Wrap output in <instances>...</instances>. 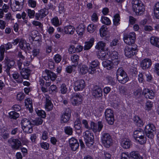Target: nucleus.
I'll return each instance as SVG.
<instances>
[{"label": "nucleus", "instance_id": "nucleus-1", "mask_svg": "<svg viewBox=\"0 0 159 159\" xmlns=\"http://www.w3.org/2000/svg\"><path fill=\"white\" fill-rule=\"evenodd\" d=\"M146 135L145 133L141 128H139L134 132V138L141 144H144L146 143Z\"/></svg>", "mask_w": 159, "mask_h": 159}, {"label": "nucleus", "instance_id": "nucleus-2", "mask_svg": "<svg viewBox=\"0 0 159 159\" xmlns=\"http://www.w3.org/2000/svg\"><path fill=\"white\" fill-rule=\"evenodd\" d=\"M132 4L133 11L136 15H141L144 13L145 9L143 3L141 1L133 0Z\"/></svg>", "mask_w": 159, "mask_h": 159}, {"label": "nucleus", "instance_id": "nucleus-3", "mask_svg": "<svg viewBox=\"0 0 159 159\" xmlns=\"http://www.w3.org/2000/svg\"><path fill=\"white\" fill-rule=\"evenodd\" d=\"M116 79L120 83L124 84L129 80V78L122 67L119 68L116 72Z\"/></svg>", "mask_w": 159, "mask_h": 159}, {"label": "nucleus", "instance_id": "nucleus-4", "mask_svg": "<svg viewBox=\"0 0 159 159\" xmlns=\"http://www.w3.org/2000/svg\"><path fill=\"white\" fill-rule=\"evenodd\" d=\"M123 40L125 43L129 45H132L135 42L136 34L134 32H130L129 34L124 33L123 34Z\"/></svg>", "mask_w": 159, "mask_h": 159}, {"label": "nucleus", "instance_id": "nucleus-5", "mask_svg": "<svg viewBox=\"0 0 159 159\" xmlns=\"http://www.w3.org/2000/svg\"><path fill=\"white\" fill-rule=\"evenodd\" d=\"M85 144L88 147H90L94 142L93 134L89 130H87L83 133Z\"/></svg>", "mask_w": 159, "mask_h": 159}, {"label": "nucleus", "instance_id": "nucleus-6", "mask_svg": "<svg viewBox=\"0 0 159 159\" xmlns=\"http://www.w3.org/2000/svg\"><path fill=\"white\" fill-rule=\"evenodd\" d=\"M101 139L102 144L104 147L108 148L113 143V139L110 134L107 133L102 134Z\"/></svg>", "mask_w": 159, "mask_h": 159}, {"label": "nucleus", "instance_id": "nucleus-7", "mask_svg": "<svg viewBox=\"0 0 159 159\" xmlns=\"http://www.w3.org/2000/svg\"><path fill=\"white\" fill-rule=\"evenodd\" d=\"M125 56L128 58H131L135 55L137 52V47L134 45H129L124 49Z\"/></svg>", "mask_w": 159, "mask_h": 159}, {"label": "nucleus", "instance_id": "nucleus-8", "mask_svg": "<svg viewBox=\"0 0 159 159\" xmlns=\"http://www.w3.org/2000/svg\"><path fill=\"white\" fill-rule=\"evenodd\" d=\"M9 145L13 149H18L21 146V143L20 141L17 139L11 138L7 141Z\"/></svg>", "mask_w": 159, "mask_h": 159}, {"label": "nucleus", "instance_id": "nucleus-9", "mask_svg": "<svg viewBox=\"0 0 159 159\" xmlns=\"http://www.w3.org/2000/svg\"><path fill=\"white\" fill-rule=\"evenodd\" d=\"M106 119L110 125H112L114 122L113 111L110 109H107L105 112Z\"/></svg>", "mask_w": 159, "mask_h": 159}, {"label": "nucleus", "instance_id": "nucleus-10", "mask_svg": "<svg viewBox=\"0 0 159 159\" xmlns=\"http://www.w3.org/2000/svg\"><path fill=\"white\" fill-rule=\"evenodd\" d=\"M155 130L156 128L153 124H149L145 126L144 130L147 136L151 139L153 137V132Z\"/></svg>", "mask_w": 159, "mask_h": 159}, {"label": "nucleus", "instance_id": "nucleus-11", "mask_svg": "<svg viewBox=\"0 0 159 159\" xmlns=\"http://www.w3.org/2000/svg\"><path fill=\"white\" fill-rule=\"evenodd\" d=\"M74 86L75 91H82L85 86V83L84 80H79L75 82Z\"/></svg>", "mask_w": 159, "mask_h": 159}, {"label": "nucleus", "instance_id": "nucleus-12", "mask_svg": "<svg viewBox=\"0 0 159 159\" xmlns=\"http://www.w3.org/2000/svg\"><path fill=\"white\" fill-rule=\"evenodd\" d=\"M119 63L118 60H115L114 61L110 60L103 61L102 65L104 67L108 70H111L113 69L115 66L117 65Z\"/></svg>", "mask_w": 159, "mask_h": 159}, {"label": "nucleus", "instance_id": "nucleus-13", "mask_svg": "<svg viewBox=\"0 0 159 159\" xmlns=\"http://www.w3.org/2000/svg\"><path fill=\"white\" fill-rule=\"evenodd\" d=\"M24 0H15L13 3L11 5L12 11H19L22 8Z\"/></svg>", "mask_w": 159, "mask_h": 159}, {"label": "nucleus", "instance_id": "nucleus-14", "mask_svg": "<svg viewBox=\"0 0 159 159\" xmlns=\"http://www.w3.org/2000/svg\"><path fill=\"white\" fill-rule=\"evenodd\" d=\"M82 98L80 94L74 93L71 98V102L74 106L78 105L81 104L82 102Z\"/></svg>", "mask_w": 159, "mask_h": 159}, {"label": "nucleus", "instance_id": "nucleus-15", "mask_svg": "<svg viewBox=\"0 0 159 159\" xmlns=\"http://www.w3.org/2000/svg\"><path fill=\"white\" fill-rule=\"evenodd\" d=\"M12 46V43L10 42H8L7 44L4 45H2L0 47V61H2L4 58V52L5 49L6 50H8L11 48Z\"/></svg>", "mask_w": 159, "mask_h": 159}, {"label": "nucleus", "instance_id": "nucleus-16", "mask_svg": "<svg viewBox=\"0 0 159 159\" xmlns=\"http://www.w3.org/2000/svg\"><path fill=\"white\" fill-rule=\"evenodd\" d=\"M69 146L73 151H76L79 147V143L77 140L74 137L70 139L69 140Z\"/></svg>", "mask_w": 159, "mask_h": 159}, {"label": "nucleus", "instance_id": "nucleus-17", "mask_svg": "<svg viewBox=\"0 0 159 159\" xmlns=\"http://www.w3.org/2000/svg\"><path fill=\"white\" fill-rule=\"evenodd\" d=\"M5 60L6 61L5 63L7 64L4 67V68L5 69V71L7 73V75L10 76V70L12 68V66L15 64V61H10V59L6 57L5 58Z\"/></svg>", "mask_w": 159, "mask_h": 159}, {"label": "nucleus", "instance_id": "nucleus-18", "mask_svg": "<svg viewBox=\"0 0 159 159\" xmlns=\"http://www.w3.org/2000/svg\"><path fill=\"white\" fill-rule=\"evenodd\" d=\"M45 97L46 100L44 105L45 109L47 111H51L53 107V105L51 101V98L48 95H46Z\"/></svg>", "mask_w": 159, "mask_h": 159}, {"label": "nucleus", "instance_id": "nucleus-19", "mask_svg": "<svg viewBox=\"0 0 159 159\" xmlns=\"http://www.w3.org/2000/svg\"><path fill=\"white\" fill-rule=\"evenodd\" d=\"M71 113V110L69 108L66 109L65 112L63 113L61 116V120L64 123L67 122L70 119Z\"/></svg>", "mask_w": 159, "mask_h": 159}, {"label": "nucleus", "instance_id": "nucleus-20", "mask_svg": "<svg viewBox=\"0 0 159 159\" xmlns=\"http://www.w3.org/2000/svg\"><path fill=\"white\" fill-rule=\"evenodd\" d=\"M92 95L95 98H99L102 96V89L98 86H95L93 90Z\"/></svg>", "mask_w": 159, "mask_h": 159}, {"label": "nucleus", "instance_id": "nucleus-21", "mask_svg": "<svg viewBox=\"0 0 159 159\" xmlns=\"http://www.w3.org/2000/svg\"><path fill=\"white\" fill-rule=\"evenodd\" d=\"M45 72L47 75V77L46 76H43V78L44 79L47 80V79H50L52 81L55 80L57 77V76L55 73L48 70H45Z\"/></svg>", "mask_w": 159, "mask_h": 159}, {"label": "nucleus", "instance_id": "nucleus-22", "mask_svg": "<svg viewBox=\"0 0 159 159\" xmlns=\"http://www.w3.org/2000/svg\"><path fill=\"white\" fill-rule=\"evenodd\" d=\"M152 64L151 60L148 58L143 60L141 63V66L143 69H146L149 68Z\"/></svg>", "mask_w": 159, "mask_h": 159}, {"label": "nucleus", "instance_id": "nucleus-23", "mask_svg": "<svg viewBox=\"0 0 159 159\" xmlns=\"http://www.w3.org/2000/svg\"><path fill=\"white\" fill-rule=\"evenodd\" d=\"M143 94L145 98L150 99H153L155 96V93L153 91L150 90L148 89H145L143 90Z\"/></svg>", "mask_w": 159, "mask_h": 159}, {"label": "nucleus", "instance_id": "nucleus-24", "mask_svg": "<svg viewBox=\"0 0 159 159\" xmlns=\"http://www.w3.org/2000/svg\"><path fill=\"white\" fill-rule=\"evenodd\" d=\"M21 70L20 74L23 78L28 79L31 73V70L30 69L22 67Z\"/></svg>", "mask_w": 159, "mask_h": 159}, {"label": "nucleus", "instance_id": "nucleus-25", "mask_svg": "<svg viewBox=\"0 0 159 159\" xmlns=\"http://www.w3.org/2000/svg\"><path fill=\"white\" fill-rule=\"evenodd\" d=\"M99 63L97 60L93 61L89 66V73L93 74L96 71L95 68L99 65Z\"/></svg>", "mask_w": 159, "mask_h": 159}, {"label": "nucleus", "instance_id": "nucleus-26", "mask_svg": "<svg viewBox=\"0 0 159 159\" xmlns=\"http://www.w3.org/2000/svg\"><path fill=\"white\" fill-rule=\"evenodd\" d=\"M94 41V39L93 38H91L90 40L84 43V49L87 50L89 49L93 46Z\"/></svg>", "mask_w": 159, "mask_h": 159}, {"label": "nucleus", "instance_id": "nucleus-27", "mask_svg": "<svg viewBox=\"0 0 159 159\" xmlns=\"http://www.w3.org/2000/svg\"><path fill=\"white\" fill-rule=\"evenodd\" d=\"M71 59L72 62L74 63V65H72V66L73 67L76 68L78 64L79 60V56L78 55L74 54L71 56Z\"/></svg>", "mask_w": 159, "mask_h": 159}, {"label": "nucleus", "instance_id": "nucleus-28", "mask_svg": "<svg viewBox=\"0 0 159 159\" xmlns=\"http://www.w3.org/2000/svg\"><path fill=\"white\" fill-rule=\"evenodd\" d=\"M150 42L153 46L159 48V38L152 36L150 39Z\"/></svg>", "mask_w": 159, "mask_h": 159}, {"label": "nucleus", "instance_id": "nucleus-29", "mask_svg": "<svg viewBox=\"0 0 159 159\" xmlns=\"http://www.w3.org/2000/svg\"><path fill=\"white\" fill-rule=\"evenodd\" d=\"M75 30L74 27L71 25L66 26L64 28V32L66 34H73Z\"/></svg>", "mask_w": 159, "mask_h": 159}, {"label": "nucleus", "instance_id": "nucleus-30", "mask_svg": "<svg viewBox=\"0 0 159 159\" xmlns=\"http://www.w3.org/2000/svg\"><path fill=\"white\" fill-rule=\"evenodd\" d=\"M133 120L135 124L138 126L141 127L143 125L142 120L138 116H135L134 117Z\"/></svg>", "mask_w": 159, "mask_h": 159}, {"label": "nucleus", "instance_id": "nucleus-31", "mask_svg": "<svg viewBox=\"0 0 159 159\" xmlns=\"http://www.w3.org/2000/svg\"><path fill=\"white\" fill-rule=\"evenodd\" d=\"M121 145L124 148L127 149L130 147V142L125 139H122L121 140Z\"/></svg>", "mask_w": 159, "mask_h": 159}, {"label": "nucleus", "instance_id": "nucleus-32", "mask_svg": "<svg viewBox=\"0 0 159 159\" xmlns=\"http://www.w3.org/2000/svg\"><path fill=\"white\" fill-rule=\"evenodd\" d=\"M80 72L82 75L85 74L88 72L89 73V68L88 69L87 66L81 65L80 67Z\"/></svg>", "mask_w": 159, "mask_h": 159}, {"label": "nucleus", "instance_id": "nucleus-33", "mask_svg": "<svg viewBox=\"0 0 159 159\" xmlns=\"http://www.w3.org/2000/svg\"><path fill=\"white\" fill-rule=\"evenodd\" d=\"M106 45V43L102 41H99L95 46V48L101 51H103L104 50Z\"/></svg>", "mask_w": 159, "mask_h": 159}, {"label": "nucleus", "instance_id": "nucleus-34", "mask_svg": "<svg viewBox=\"0 0 159 159\" xmlns=\"http://www.w3.org/2000/svg\"><path fill=\"white\" fill-rule=\"evenodd\" d=\"M99 54L100 57L102 60L108 59L110 57L109 54H108V52H105L104 50L101 51Z\"/></svg>", "mask_w": 159, "mask_h": 159}, {"label": "nucleus", "instance_id": "nucleus-35", "mask_svg": "<svg viewBox=\"0 0 159 159\" xmlns=\"http://www.w3.org/2000/svg\"><path fill=\"white\" fill-rule=\"evenodd\" d=\"M13 77L18 83H21L23 82V78L18 73L15 72L13 74Z\"/></svg>", "mask_w": 159, "mask_h": 159}, {"label": "nucleus", "instance_id": "nucleus-36", "mask_svg": "<svg viewBox=\"0 0 159 159\" xmlns=\"http://www.w3.org/2000/svg\"><path fill=\"white\" fill-rule=\"evenodd\" d=\"M107 30V28L106 26L103 25L101 27L100 29V33L101 37H103L107 34L108 32Z\"/></svg>", "mask_w": 159, "mask_h": 159}, {"label": "nucleus", "instance_id": "nucleus-37", "mask_svg": "<svg viewBox=\"0 0 159 159\" xmlns=\"http://www.w3.org/2000/svg\"><path fill=\"white\" fill-rule=\"evenodd\" d=\"M131 157L135 159H143V157L140 156L138 152L137 151H133L130 153Z\"/></svg>", "mask_w": 159, "mask_h": 159}, {"label": "nucleus", "instance_id": "nucleus-38", "mask_svg": "<svg viewBox=\"0 0 159 159\" xmlns=\"http://www.w3.org/2000/svg\"><path fill=\"white\" fill-rule=\"evenodd\" d=\"M25 105L27 108H28L31 111L33 107L32 100L30 98H27L25 100Z\"/></svg>", "mask_w": 159, "mask_h": 159}, {"label": "nucleus", "instance_id": "nucleus-39", "mask_svg": "<svg viewBox=\"0 0 159 159\" xmlns=\"http://www.w3.org/2000/svg\"><path fill=\"white\" fill-rule=\"evenodd\" d=\"M110 57L111 59L113 61L115 60H118V54L117 52L116 51H113L111 52V53L109 52Z\"/></svg>", "mask_w": 159, "mask_h": 159}, {"label": "nucleus", "instance_id": "nucleus-40", "mask_svg": "<svg viewBox=\"0 0 159 159\" xmlns=\"http://www.w3.org/2000/svg\"><path fill=\"white\" fill-rule=\"evenodd\" d=\"M80 119L79 116H77L76 120L74 122V127L76 130H79L81 128Z\"/></svg>", "mask_w": 159, "mask_h": 159}, {"label": "nucleus", "instance_id": "nucleus-41", "mask_svg": "<svg viewBox=\"0 0 159 159\" xmlns=\"http://www.w3.org/2000/svg\"><path fill=\"white\" fill-rule=\"evenodd\" d=\"M84 27L83 25H80L77 27L76 31L77 34L80 35H82L84 32Z\"/></svg>", "mask_w": 159, "mask_h": 159}, {"label": "nucleus", "instance_id": "nucleus-42", "mask_svg": "<svg viewBox=\"0 0 159 159\" xmlns=\"http://www.w3.org/2000/svg\"><path fill=\"white\" fill-rule=\"evenodd\" d=\"M22 129L24 132L27 133H31L33 131L32 125L22 127Z\"/></svg>", "mask_w": 159, "mask_h": 159}, {"label": "nucleus", "instance_id": "nucleus-43", "mask_svg": "<svg viewBox=\"0 0 159 159\" xmlns=\"http://www.w3.org/2000/svg\"><path fill=\"white\" fill-rule=\"evenodd\" d=\"M33 124L34 125L38 126L41 125L43 122V120L39 117L36 118L32 120Z\"/></svg>", "mask_w": 159, "mask_h": 159}, {"label": "nucleus", "instance_id": "nucleus-44", "mask_svg": "<svg viewBox=\"0 0 159 159\" xmlns=\"http://www.w3.org/2000/svg\"><path fill=\"white\" fill-rule=\"evenodd\" d=\"M39 82L40 85L41 86V90L44 93L48 92V89L47 88H46L45 87H43V86L44 84V80L40 78L39 81Z\"/></svg>", "mask_w": 159, "mask_h": 159}, {"label": "nucleus", "instance_id": "nucleus-45", "mask_svg": "<svg viewBox=\"0 0 159 159\" xmlns=\"http://www.w3.org/2000/svg\"><path fill=\"white\" fill-rule=\"evenodd\" d=\"M65 133L68 135H71L73 134V129L70 126H67L64 127Z\"/></svg>", "mask_w": 159, "mask_h": 159}, {"label": "nucleus", "instance_id": "nucleus-46", "mask_svg": "<svg viewBox=\"0 0 159 159\" xmlns=\"http://www.w3.org/2000/svg\"><path fill=\"white\" fill-rule=\"evenodd\" d=\"M49 133L48 130H44L42 132L41 139L44 140H47L49 137Z\"/></svg>", "mask_w": 159, "mask_h": 159}, {"label": "nucleus", "instance_id": "nucleus-47", "mask_svg": "<svg viewBox=\"0 0 159 159\" xmlns=\"http://www.w3.org/2000/svg\"><path fill=\"white\" fill-rule=\"evenodd\" d=\"M9 117L11 119H16L19 116V114L15 111H12L9 113Z\"/></svg>", "mask_w": 159, "mask_h": 159}, {"label": "nucleus", "instance_id": "nucleus-48", "mask_svg": "<svg viewBox=\"0 0 159 159\" xmlns=\"http://www.w3.org/2000/svg\"><path fill=\"white\" fill-rule=\"evenodd\" d=\"M21 124L22 127L32 125L30 120L26 118L22 119L21 121Z\"/></svg>", "mask_w": 159, "mask_h": 159}, {"label": "nucleus", "instance_id": "nucleus-49", "mask_svg": "<svg viewBox=\"0 0 159 159\" xmlns=\"http://www.w3.org/2000/svg\"><path fill=\"white\" fill-rule=\"evenodd\" d=\"M120 92L125 95L128 96L129 95L127 88L124 86H122L119 89Z\"/></svg>", "mask_w": 159, "mask_h": 159}, {"label": "nucleus", "instance_id": "nucleus-50", "mask_svg": "<svg viewBox=\"0 0 159 159\" xmlns=\"http://www.w3.org/2000/svg\"><path fill=\"white\" fill-rule=\"evenodd\" d=\"M101 22L104 24L107 25H109L111 24V22L110 20L107 17L105 16H102L101 17Z\"/></svg>", "mask_w": 159, "mask_h": 159}, {"label": "nucleus", "instance_id": "nucleus-51", "mask_svg": "<svg viewBox=\"0 0 159 159\" xmlns=\"http://www.w3.org/2000/svg\"><path fill=\"white\" fill-rule=\"evenodd\" d=\"M1 131V136L4 139H6L9 137V134L7 130L2 129Z\"/></svg>", "mask_w": 159, "mask_h": 159}, {"label": "nucleus", "instance_id": "nucleus-52", "mask_svg": "<svg viewBox=\"0 0 159 159\" xmlns=\"http://www.w3.org/2000/svg\"><path fill=\"white\" fill-rule=\"evenodd\" d=\"M20 59L17 61V65L20 70L22 68V60H25V57L23 55L19 57Z\"/></svg>", "mask_w": 159, "mask_h": 159}, {"label": "nucleus", "instance_id": "nucleus-53", "mask_svg": "<svg viewBox=\"0 0 159 159\" xmlns=\"http://www.w3.org/2000/svg\"><path fill=\"white\" fill-rule=\"evenodd\" d=\"M96 26L95 25L93 24L89 25L87 27V30L90 33H93L96 30Z\"/></svg>", "mask_w": 159, "mask_h": 159}, {"label": "nucleus", "instance_id": "nucleus-54", "mask_svg": "<svg viewBox=\"0 0 159 159\" xmlns=\"http://www.w3.org/2000/svg\"><path fill=\"white\" fill-rule=\"evenodd\" d=\"M26 43L25 40L23 39H20V41L19 43V45L20 48L22 50L25 51V47L24 46V44L25 45Z\"/></svg>", "mask_w": 159, "mask_h": 159}, {"label": "nucleus", "instance_id": "nucleus-55", "mask_svg": "<svg viewBox=\"0 0 159 159\" xmlns=\"http://www.w3.org/2000/svg\"><path fill=\"white\" fill-rule=\"evenodd\" d=\"M27 13L28 16L29 18L30 19L33 18L35 16V12L34 10H32L30 9H27Z\"/></svg>", "mask_w": 159, "mask_h": 159}, {"label": "nucleus", "instance_id": "nucleus-56", "mask_svg": "<svg viewBox=\"0 0 159 159\" xmlns=\"http://www.w3.org/2000/svg\"><path fill=\"white\" fill-rule=\"evenodd\" d=\"M64 4L61 2L59 3L58 5L59 12L60 14L64 13L65 11V9L64 8Z\"/></svg>", "mask_w": 159, "mask_h": 159}, {"label": "nucleus", "instance_id": "nucleus-57", "mask_svg": "<svg viewBox=\"0 0 159 159\" xmlns=\"http://www.w3.org/2000/svg\"><path fill=\"white\" fill-rule=\"evenodd\" d=\"M114 24L115 25H118L119 24V21L120 20V17L119 14H116L114 16V19H113Z\"/></svg>", "mask_w": 159, "mask_h": 159}, {"label": "nucleus", "instance_id": "nucleus-58", "mask_svg": "<svg viewBox=\"0 0 159 159\" xmlns=\"http://www.w3.org/2000/svg\"><path fill=\"white\" fill-rule=\"evenodd\" d=\"M39 11L41 17L42 18L45 17L48 13V10L45 8L41 9Z\"/></svg>", "mask_w": 159, "mask_h": 159}, {"label": "nucleus", "instance_id": "nucleus-59", "mask_svg": "<svg viewBox=\"0 0 159 159\" xmlns=\"http://www.w3.org/2000/svg\"><path fill=\"white\" fill-rule=\"evenodd\" d=\"M60 91L61 93L62 94H66L67 91V88L65 84H62L61 86Z\"/></svg>", "mask_w": 159, "mask_h": 159}, {"label": "nucleus", "instance_id": "nucleus-60", "mask_svg": "<svg viewBox=\"0 0 159 159\" xmlns=\"http://www.w3.org/2000/svg\"><path fill=\"white\" fill-rule=\"evenodd\" d=\"M52 24L54 25L57 26L59 25V22L58 18L56 16L51 20Z\"/></svg>", "mask_w": 159, "mask_h": 159}, {"label": "nucleus", "instance_id": "nucleus-61", "mask_svg": "<svg viewBox=\"0 0 159 159\" xmlns=\"http://www.w3.org/2000/svg\"><path fill=\"white\" fill-rule=\"evenodd\" d=\"M26 16V14L25 12L23 11L22 13L21 14L20 13L17 14L16 15V17L18 19H20L22 18L23 20H25Z\"/></svg>", "mask_w": 159, "mask_h": 159}, {"label": "nucleus", "instance_id": "nucleus-62", "mask_svg": "<svg viewBox=\"0 0 159 159\" xmlns=\"http://www.w3.org/2000/svg\"><path fill=\"white\" fill-rule=\"evenodd\" d=\"M25 95L23 92L19 93L17 95L16 98L17 100L21 101L24 99Z\"/></svg>", "mask_w": 159, "mask_h": 159}, {"label": "nucleus", "instance_id": "nucleus-63", "mask_svg": "<svg viewBox=\"0 0 159 159\" xmlns=\"http://www.w3.org/2000/svg\"><path fill=\"white\" fill-rule=\"evenodd\" d=\"M36 112L38 116L43 118H45L46 116V113L43 110H38L37 111H36Z\"/></svg>", "mask_w": 159, "mask_h": 159}, {"label": "nucleus", "instance_id": "nucleus-64", "mask_svg": "<svg viewBox=\"0 0 159 159\" xmlns=\"http://www.w3.org/2000/svg\"><path fill=\"white\" fill-rule=\"evenodd\" d=\"M62 59L61 56L58 54H57L54 56V59L55 62L57 63H59Z\"/></svg>", "mask_w": 159, "mask_h": 159}]
</instances>
